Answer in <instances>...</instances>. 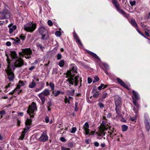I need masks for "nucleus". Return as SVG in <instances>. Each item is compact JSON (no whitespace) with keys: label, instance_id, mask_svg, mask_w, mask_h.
<instances>
[{"label":"nucleus","instance_id":"f257e3e1","mask_svg":"<svg viewBox=\"0 0 150 150\" xmlns=\"http://www.w3.org/2000/svg\"><path fill=\"white\" fill-rule=\"evenodd\" d=\"M77 69L76 67H73L71 70H69L66 73L67 75L66 78H68L66 80V81L69 82L70 84L72 85L74 84L75 86H76L78 84V82L79 81L78 80L79 77V76H74L75 74L77 73Z\"/></svg>","mask_w":150,"mask_h":150},{"label":"nucleus","instance_id":"f03ea898","mask_svg":"<svg viewBox=\"0 0 150 150\" xmlns=\"http://www.w3.org/2000/svg\"><path fill=\"white\" fill-rule=\"evenodd\" d=\"M24 29L27 32H33L36 28V24L30 22L24 26Z\"/></svg>","mask_w":150,"mask_h":150},{"label":"nucleus","instance_id":"7ed1b4c3","mask_svg":"<svg viewBox=\"0 0 150 150\" xmlns=\"http://www.w3.org/2000/svg\"><path fill=\"white\" fill-rule=\"evenodd\" d=\"M8 70L6 71V73L7 74L8 79L10 81H13L14 78V74L13 72V68L11 67V65L10 62H8Z\"/></svg>","mask_w":150,"mask_h":150},{"label":"nucleus","instance_id":"20e7f679","mask_svg":"<svg viewBox=\"0 0 150 150\" xmlns=\"http://www.w3.org/2000/svg\"><path fill=\"white\" fill-rule=\"evenodd\" d=\"M11 17L10 11L6 8H4L2 11L1 15L0 16V19L3 20L9 18Z\"/></svg>","mask_w":150,"mask_h":150},{"label":"nucleus","instance_id":"39448f33","mask_svg":"<svg viewBox=\"0 0 150 150\" xmlns=\"http://www.w3.org/2000/svg\"><path fill=\"white\" fill-rule=\"evenodd\" d=\"M17 59L13 64H11L13 71L14 70L16 67H21L24 64V61L23 60L20 59V58Z\"/></svg>","mask_w":150,"mask_h":150},{"label":"nucleus","instance_id":"423d86ee","mask_svg":"<svg viewBox=\"0 0 150 150\" xmlns=\"http://www.w3.org/2000/svg\"><path fill=\"white\" fill-rule=\"evenodd\" d=\"M35 109H37L36 105L35 103H33L29 107L28 109L27 110V113L31 116V114H33Z\"/></svg>","mask_w":150,"mask_h":150},{"label":"nucleus","instance_id":"0eeeda50","mask_svg":"<svg viewBox=\"0 0 150 150\" xmlns=\"http://www.w3.org/2000/svg\"><path fill=\"white\" fill-rule=\"evenodd\" d=\"M32 53L31 50L30 48H26L22 49V51L19 53V54L23 57L25 55H29L30 56Z\"/></svg>","mask_w":150,"mask_h":150},{"label":"nucleus","instance_id":"6e6552de","mask_svg":"<svg viewBox=\"0 0 150 150\" xmlns=\"http://www.w3.org/2000/svg\"><path fill=\"white\" fill-rule=\"evenodd\" d=\"M89 127V125L87 122H86L83 126V129L85 131L86 135H93L94 134V131H92L90 133H89L88 128Z\"/></svg>","mask_w":150,"mask_h":150},{"label":"nucleus","instance_id":"1a4fd4ad","mask_svg":"<svg viewBox=\"0 0 150 150\" xmlns=\"http://www.w3.org/2000/svg\"><path fill=\"white\" fill-rule=\"evenodd\" d=\"M114 100L115 106H120L122 105V99L119 96H115L114 97Z\"/></svg>","mask_w":150,"mask_h":150},{"label":"nucleus","instance_id":"9d476101","mask_svg":"<svg viewBox=\"0 0 150 150\" xmlns=\"http://www.w3.org/2000/svg\"><path fill=\"white\" fill-rule=\"evenodd\" d=\"M48 139V137L47 136L45 133L43 132L40 137L39 138V140L40 142H45Z\"/></svg>","mask_w":150,"mask_h":150},{"label":"nucleus","instance_id":"9b49d317","mask_svg":"<svg viewBox=\"0 0 150 150\" xmlns=\"http://www.w3.org/2000/svg\"><path fill=\"white\" fill-rule=\"evenodd\" d=\"M144 122L146 131H149L150 129V120L149 119L146 118L144 120Z\"/></svg>","mask_w":150,"mask_h":150},{"label":"nucleus","instance_id":"f8f14e48","mask_svg":"<svg viewBox=\"0 0 150 150\" xmlns=\"http://www.w3.org/2000/svg\"><path fill=\"white\" fill-rule=\"evenodd\" d=\"M107 122L106 121H103L101 124V127L100 128H103V129L104 130H108V129L110 128V127L109 126L108 124L106 125Z\"/></svg>","mask_w":150,"mask_h":150},{"label":"nucleus","instance_id":"ddd939ff","mask_svg":"<svg viewBox=\"0 0 150 150\" xmlns=\"http://www.w3.org/2000/svg\"><path fill=\"white\" fill-rule=\"evenodd\" d=\"M116 80H117L118 83L121 86H123L125 88L129 90V88L127 85L120 79L119 78H116Z\"/></svg>","mask_w":150,"mask_h":150},{"label":"nucleus","instance_id":"4468645a","mask_svg":"<svg viewBox=\"0 0 150 150\" xmlns=\"http://www.w3.org/2000/svg\"><path fill=\"white\" fill-rule=\"evenodd\" d=\"M38 30L40 35L44 33H47V30L44 27H40L38 29Z\"/></svg>","mask_w":150,"mask_h":150},{"label":"nucleus","instance_id":"2eb2a0df","mask_svg":"<svg viewBox=\"0 0 150 150\" xmlns=\"http://www.w3.org/2000/svg\"><path fill=\"white\" fill-rule=\"evenodd\" d=\"M13 24H11L8 25V27L9 28V33L10 34H11L14 30H15L17 28V27L15 25H12Z\"/></svg>","mask_w":150,"mask_h":150},{"label":"nucleus","instance_id":"dca6fc26","mask_svg":"<svg viewBox=\"0 0 150 150\" xmlns=\"http://www.w3.org/2000/svg\"><path fill=\"white\" fill-rule=\"evenodd\" d=\"M132 93L133 95L132 96V98L133 97V98L135 100H138L140 99V98L139 97V95L137 92L134 90H132Z\"/></svg>","mask_w":150,"mask_h":150},{"label":"nucleus","instance_id":"f3484780","mask_svg":"<svg viewBox=\"0 0 150 150\" xmlns=\"http://www.w3.org/2000/svg\"><path fill=\"white\" fill-rule=\"evenodd\" d=\"M117 10L120 13L122 14L124 16L127 18L128 17V14L126 13L123 10L121 9L120 7L117 9Z\"/></svg>","mask_w":150,"mask_h":150},{"label":"nucleus","instance_id":"a211bd4d","mask_svg":"<svg viewBox=\"0 0 150 150\" xmlns=\"http://www.w3.org/2000/svg\"><path fill=\"white\" fill-rule=\"evenodd\" d=\"M112 2L116 9L120 7V4L118 2L117 0H112Z\"/></svg>","mask_w":150,"mask_h":150},{"label":"nucleus","instance_id":"6ab92c4d","mask_svg":"<svg viewBox=\"0 0 150 150\" xmlns=\"http://www.w3.org/2000/svg\"><path fill=\"white\" fill-rule=\"evenodd\" d=\"M131 23L134 27L136 28H139V27L134 19L132 18L131 19Z\"/></svg>","mask_w":150,"mask_h":150},{"label":"nucleus","instance_id":"aec40b11","mask_svg":"<svg viewBox=\"0 0 150 150\" xmlns=\"http://www.w3.org/2000/svg\"><path fill=\"white\" fill-rule=\"evenodd\" d=\"M42 95H43L44 96H48L50 94V91L47 89H46L44 91L40 93Z\"/></svg>","mask_w":150,"mask_h":150},{"label":"nucleus","instance_id":"412c9836","mask_svg":"<svg viewBox=\"0 0 150 150\" xmlns=\"http://www.w3.org/2000/svg\"><path fill=\"white\" fill-rule=\"evenodd\" d=\"M12 39L14 41L13 42V44L17 45L21 44L20 40L18 38H16V39H15L14 38H12Z\"/></svg>","mask_w":150,"mask_h":150},{"label":"nucleus","instance_id":"4be33fe9","mask_svg":"<svg viewBox=\"0 0 150 150\" xmlns=\"http://www.w3.org/2000/svg\"><path fill=\"white\" fill-rule=\"evenodd\" d=\"M11 54L13 59H18V55L15 51H11Z\"/></svg>","mask_w":150,"mask_h":150},{"label":"nucleus","instance_id":"5701e85b","mask_svg":"<svg viewBox=\"0 0 150 150\" xmlns=\"http://www.w3.org/2000/svg\"><path fill=\"white\" fill-rule=\"evenodd\" d=\"M38 96L40 99L42 103V104H44L45 101V98L44 96H42L41 94H38Z\"/></svg>","mask_w":150,"mask_h":150},{"label":"nucleus","instance_id":"b1692460","mask_svg":"<svg viewBox=\"0 0 150 150\" xmlns=\"http://www.w3.org/2000/svg\"><path fill=\"white\" fill-rule=\"evenodd\" d=\"M41 35H42L41 39L42 40H46L49 38V35L47 34V33H44Z\"/></svg>","mask_w":150,"mask_h":150},{"label":"nucleus","instance_id":"393cba45","mask_svg":"<svg viewBox=\"0 0 150 150\" xmlns=\"http://www.w3.org/2000/svg\"><path fill=\"white\" fill-rule=\"evenodd\" d=\"M74 92L75 90L73 89L72 91L70 90L67 91V93L69 96H73L74 94Z\"/></svg>","mask_w":150,"mask_h":150},{"label":"nucleus","instance_id":"a878e982","mask_svg":"<svg viewBox=\"0 0 150 150\" xmlns=\"http://www.w3.org/2000/svg\"><path fill=\"white\" fill-rule=\"evenodd\" d=\"M36 85V83L34 80H33L32 82L30 83L29 86V87L30 88H34Z\"/></svg>","mask_w":150,"mask_h":150},{"label":"nucleus","instance_id":"bb28decb","mask_svg":"<svg viewBox=\"0 0 150 150\" xmlns=\"http://www.w3.org/2000/svg\"><path fill=\"white\" fill-rule=\"evenodd\" d=\"M116 108L115 109V110L116 112V113L118 115H120V106H115Z\"/></svg>","mask_w":150,"mask_h":150},{"label":"nucleus","instance_id":"cd10ccee","mask_svg":"<svg viewBox=\"0 0 150 150\" xmlns=\"http://www.w3.org/2000/svg\"><path fill=\"white\" fill-rule=\"evenodd\" d=\"M32 120L31 119H27L25 122L26 125L30 126L31 124Z\"/></svg>","mask_w":150,"mask_h":150},{"label":"nucleus","instance_id":"c85d7f7f","mask_svg":"<svg viewBox=\"0 0 150 150\" xmlns=\"http://www.w3.org/2000/svg\"><path fill=\"white\" fill-rule=\"evenodd\" d=\"M60 93V91L58 90L53 91L52 93L55 96H58Z\"/></svg>","mask_w":150,"mask_h":150},{"label":"nucleus","instance_id":"c756f323","mask_svg":"<svg viewBox=\"0 0 150 150\" xmlns=\"http://www.w3.org/2000/svg\"><path fill=\"white\" fill-rule=\"evenodd\" d=\"M94 59H96V61H97L98 63H100L101 62V59L95 53H94Z\"/></svg>","mask_w":150,"mask_h":150},{"label":"nucleus","instance_id":"7c9ffc66","mask_svg":"<svg viewBox=\"0 0 150 150\" xmlns=\"http://www.w3.org/2000/svg\"><path fill=\"white\" fill-rule=\"evenodd\" d=\"M26 127L24 129V131L22 132V133H25L26 132L30 129V126L28 125H26Z\"/></svg>","mask_w":150,"mask_h":150},{"label":"nucleus","instance_id":"2f4dec72","mask_svg":"<svg viewBox=\"0 0 150 150\" xmlns=\"http://www.w3.org/2000/svg\"><path fill=\"white\" fill-rule=\"evenodd\" d=\"M49 86H50L51 90L52 91H53L54 88V84L52 82H50L49 83Z\"/></svg>","mask_w":150,"mask_h":150},{"label":"nucleus","instance_id":"473e14b6","mask_svg":"<svg viewBox=\"0 0 150 150\" xmlns=\"http://www.w3.org/2000/svg\"><path fill=\"white\" fill-rule=\"evenodd\" d=\"M100 131L99 134H102V135L104 136L105 135L106 133L104 132V131L106 130H104V129H103V128H100Z\"/></svg>","mask_w":150,"mask_h":150},{"label":"nucleus","instance_id":"72a5a7b5","mask_svg":"<svg viewBox=\"0 0 150 150\" xmlns=\"http://www.w3.org/2000/svg\"><path fill=\"white\" fill-rule=\"evenodd\" d=\"M122 131L123 132L126 131L128 129V127L125 125H123L122 126Z\"/></svg>","mask_w":150,"mask_h":150},{"label":"nucleus","instance_id":"f704fd0d","mask_svg":"<svg viewBox=\"0 0 150 150\" xmlns=\"http://www.w3.org/2000/svg\"><path fill=\"white\" fill-rule=\"evenodd\" d=\"M64 64V61L63 60H61L59 63V65L61 67H62Z\"/></svg>","mask_w":150,"mask_h":150},{"label":"nucleus","instance_id":"c9c22d12","mask_svg":"<svg viewBox=\"0 0 150 150\" xmlns=\"http://www.w3.org/2000/svg\"><path fill=\"white\" fill-rule=\"evenodd\" d=\"M55 34L57 36L60 37L61 35V33L60 31H57L55 32Z\"/></svg>","mask_w":150,"mask_h":150},{"label":"nucleus","instance_id":"e433bc0d","mask_svg":"<svg viewBox=\"0 0 150 150\" xmlns=\"http://www.w3.org/2000/svg\"><path fill=\"white\" fill-rule=\"evenodd\" d=\"M108 95V93H104L101 97L104 100L106 98Z\"/></svg>","mask_w":150,"mask_h":150},{"label":"nucleus","instance_id":"4c0bfd02","mask_svg":"<svg viewBox=\"0 0 150 150\" xmlns=\"http://www.w3.org/2000/svg\"><path fill=\"white\" fill-rule=\"evenodd\" d=\"M132 100H133V103L134 104V105L136 106L137 107L138 105L137 104V100H135L134 99V98H133V97L132 98Z\"/></svg>","mask_w":150,"mask_h":150},{"label":"nucleus","instance_id":"58836bf2","mask_svg":"<svg viewBox=\"0 0 150 150\" xmlns=\"http://www.w3.org/2000/svg\"><path fill=\"white\" fill-rule=\"evenodd\" d=\"M129 120H130L132 121H135L137 120V116H135L133 117H130L129 118Z\"/></svg>","mask_w":150,"mask_h":150},{"label":"nucleus","instance_id":"ea45409f","mask_svg":"<svg viewBox=\"0 0 150 150\" xmlns=\"http://www.w3.org/2000/svg\"><path fill=\"white\" fill-rule=\"evenodd\" d=\"M141 26L144 29V30H146L147 28V26L143 24L142 23L141 24Z\"/></svg>","mask_w":150,"mask_h":150},{"label":"nucleus","instance_id":"a19ab883","mask_svg":"<svg viewBox=\"0 0 150 150\" xmlns=\"http://www.w3.org/2000/svg\"><path fill=\"white\" fill-rule=\"evenodd\" d=\"M78 103L77 102H76L75 103V108L74 109L76 111H77L78 110Z\"/></svg>","mask_w":150,"mask_h":150},{"label":"nucleus","instance_id":"79ce46f5","mask_svg":"<svg viewBox=\"0 0 150 150\" xmlns=\"http://www.w3.org/2000/svg\"><path fill=\"white\" fill-rule=\"evenodd\" d=\"M100 79L97 76H94V82H98L99 81Z\"/></svg>","mask_w":150,"mask_h":150},{"label":"nucleus","instance_id":"37998d69","mask_svg":"<svg viewBox=\"0 0 150 150\" xmlns=\"http://www.w3.org/2000/svg\"><path fill=\"white\" fill-rule=\"evenodd\" d=\"M96 134L97 135V138L99 139H101L102 137H100L102 136V134H99V133H98L97 132H96Z\"/></svg>","mask_w":150,"mask_h":150},{"label":"nucleus","instance_id":"c03bdc74","mask_svg":"<svg viewBox=\"0 0 150 150\" xmlns=\"http://www.w3.org/2000/svg\"><path fill=\"white\" fill-rule=\"evenodd\" d=\"M98 105L100 108H102L104 107V105L101 102L99 103L98 104Z\"/></svg>","mask_w":150,"mask_h":150},{"label":"nucleus","instance_id":"a18cd8bd","mask_svg":"<svg viewBox=\"0 0 150 150\" xmlns=\"http://www.w3.org/2000/svg\"><path fill=\"white\" fill-rule=\"evenodd\" d=\"M76 130V128L75 127H73L72 128V130L71 131V133H74Z\"/></svg>","mask_w":150,"mask_h":150},{"label":"nucleus","instance_id":"49530a36","mask_svg":"<svg viewBox=\"0 0 150 150\" xmlns=\"http://www.w3.org/2000/svg\"><path fill=\"white\" fill-rule=\"evenodd\" d=\"M76 40V42L77 43H79V44H80L81 45H82V44L81 43L79 38V37L76 39H75Z\"/></svg>","mask_w":150,"mask_h":150},{"label":"nucleus","instance_id":"de8ad7c7","mask_svg":"<svg viewBox=\"0 0 150 150\" xmlns=\"http://www.w3.org/2000/svg\"><path fill=\"white\" fill-rule=\"evenodd\" d=\"M20 38L23 40H24L25 39V36L23 34L19 36Z\"/></svg>","mask_w":150,"mask_h":150},{"label":"nucleus","instance_id":"09e8293b","mask_svg":"<svg viewBox=\"0 0 150 150\" xmlns=\"http://www.w3.org/2000/svg\"><path fill=\"white\" fill-rule=\"evenodd\" d=\"M18 84L19 85H20L21 86H23L25 85V84L23 83V82L21 81H19Z\"/></svg>","mask_w":150,"mask_h":150},{"label":"nucleus","instance_id":"8fccbe9b","mask_svg":"<svg viewBox=\"0 0 150 150\" xmlns=\"http://www.w3.org/2000/svg\"><path fill=\"white\" fill-rule=\"evenodd\" d=\"M137 32L139 33L141 35L143 36H144V35L139 30V28H137Z\"/></svg>","mask_w":150,"mask_h":150},{"label":"nucleus","instance_id":"3c124183","mask_svg":"<svg viewBox=\"0 0 150 150\" xmlns=\"http://www.w3.org/2000/svg\"><path fill=\"white\" fill-rule=\"evenodd\" d=\"M47 23L50 26H52L53 25V23L52 21L50 20H49L47 21Z\"/></svg>","mask_w":150,"mask_h":150},{"label":"nucleus","instance_id":"603ef678","mask_svg":"<svg viewBox=\"0 0 150 150\" xmlns=\"http://www.w3.org/2000/svg\"><path fill=\"white\" fill-rule=\"evenodd\" d=\"M129 3L131 6H133L134 5H135L136 2L135 1H130Z\"/></svg>","mask_w":150,"mask_h":150},{"label":"nucleus","instance_id":"864d4df0","mask_svg":"<svg viewBox=\"0 0 150 150\" xmlns=\"http://www.w3.org/2000/svg\"><path fill=\"white\" fill-rule=\"evenodd\" d=\"M104 86V85L103 83H101L100 84V85L98 87V90H100L102 89V87Z\"/></svg>","mask_w":150,"mask_h":150},{"label":"nucleus","instance_id":"5fc2aeb1","mask_svg":"<svg viewBox=\"0 0 150 150\" xmlns=\"http://www.w3.org/2000/svg\"><path fill=\"white\" fill-rule=\"evenodd\" d=\"M62 56L61 54H58L57 56V59L58 60H60L62 58Z\"/></svg>","mask_w":150,"mask_h":150},{"label":"nucleus","instance_id":"6e6d98bb","mask_svg":"<svg viewBox=\"0 0 150 150\" xmlns=\"http://www.w3.org/2000/svg\"><path fill=\"white\" fill-rule=\"evenodd\" d=\"M67 146L69 147H72L73 146V144L72 142H69Z\"/></svg>","mask_w":150,"mask_h":150},{"label":"nucleus","instance_id":"4d7b16f0","mask_svg":"<svg viewBox=\"0 0 150 150\" xmlns=\"http://www.w3.org/2000/svg\"><path fill=\"white\" fill-rule=\"evenodd\" d=\"M103 64L106 69H109V66L106 63H103Z\"/></svg>","mask_w":150,"mask_h":150},{"label":"nucleus","instance_id":"13d9d810","mask_svg":"<svg viewBox=\"0 0 150 150\" xmlns=\"http://www.w3.org/2000/svg\"><path fill=\"white\" fill-rule=\"evenodd\" d=\"M37 47H39L41 50L42 49H44V47H43L42 45L41 44H38L37 45Z\"/></svg>","mask_w":150,"mask_h":150},{"label":"nucleus","instance_id":"bf43d9fd","mask_svg":"<svg viewBox=\"0 0 150 150\" xmlns=\"http://www.w3.org/2000/svg\"><path fill=\"white\" fill-rule=\"evenodd\" d=\"M92 79L90 78V77H88V83L89 84L91 83V82H92Z\"/></svg>","mask_w":150,"mask_h":150},{"label":"nucleus","instance_id":"052dcab7","mask_svg":"<svg viewBox=\"0 0 150 150\" xmlns=\"http://www.w3.org/2000/svg\"><path fill=\"white\" fill-rule=\"evenodd\" d=\"M61 150H70L69 148H66L64 147H61Z\"/></svg>","mask_w":150,"mask_h":150},{"label":"nucleus","instance_id":"680f3d73","mask_svg":"<svg viewBox=\"0 0 150 150\" xmlns=\"http://www.w3.org/2000/svg\"><path fill=\"white\" fill-rule=\"evenodd\" d=\"M57 69V68H54L53 69L52 74L56 73Z\"/></svg>","mask_w":150,"mask_h":150},{"label":"nucleus","instance_id":"e2e57ef3","mask_svg":"<svg viewBox=\"0 0 150 150\" xmlns=\"http://www.w3.org/2000/svg\"><path fill=\"white\" fill-rule=\"evenodd\" d=\"M60 140L62 142H65L66 141V139L64 137H61L60 139Z\"/></svg>","mask_w":150,"mask_h":150},{"label":"nucleus","instance_id":"0e129e2a","mask_svg":"<svg viewBox=\"0 0 150 150\" xmlns=\"http://www.w3.org/2000/svg\"><path fill=\"white\" fill-rule=\"evenodd\" d=\"M45 121L46 123H48L49 121V118L48 116H46L45 118Z\"/></svg>","mask_w":150,"mask_h":150},{"label":"nucleus","instance_id":"69168bd1","mask_svg":"<svg viewBox=\"0 0 150 150\" xmlns=\"http://www.w3.org/2000/svg\"><path fill=\"white\" fill-rule=\"evenodd\" d=\"M100 93H99L98 92H97L96 91V93H94V97H97L100 94Z\"/></svg>","mask_w":150,"mask_h":150},{"label":"nucleus","instance_id":"338daca9","mask_svg":"<svg viewBox=\"0 0 150 150\" xmlns=\"http://www.w3.org/2000/svg\"><path fill=\"white\" fill-rule=\"evenodd\" d=\"M99 143H98L97 142H94V146L96 147H98L99 146Z\"/></svg>","mask_w":150,"mask_h":150},{"label":"nucleus","instance_id":"774afa93","mask_svg":"<svg viewBox=\"0 0 150 150\" xmlns=\"http://www.w3.org/2000/svg\"><path fill=\"white\" fill-rule=\"evenodd\" d=\"M5 113V112L4 110H2L0 111V114L2 115H4Z\"/></svg>","mask_w":150,"mask_h":150}]
</instances>
